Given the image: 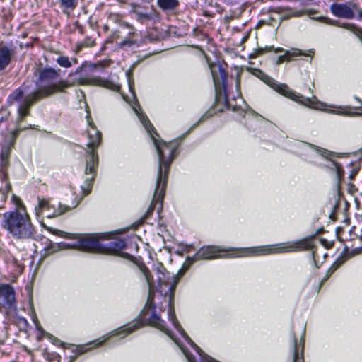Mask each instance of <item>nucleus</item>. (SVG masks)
Instances as JSON below:
<instances>
[{"label": "nucleus", "mask_w": 362, "mask_h": 362, "mask_svg": "<svg viewBox=\"0 0 362 362\" xmlns=\"http://www.w3.org/2000/svg\"><path fill=\"white\" fill-rule=\"evenodd\" d=\"M149 303V307L148 308H145L143 313V321H146V323L148 325H150L151 326H153L162 332H165L166 334H168L182 349L183 354L186 356L188 362H195V360L194 357L190 355L178 342V341L173 337V335L171 334V332L169 331L168 329L165 325L164 321H163L160 317L155 314L154 311L151 310V303H149V300H148V303ZM144 325V322H141V320H136L131 324H128L124 327H122L119 329L117 334H121L123 332H125L126 334H128L133 332L134 329H138L139 327H141Z\"/></svg>", "instance_id": "nucleus-6"}, {"label": "nucleus", "mask_w": 362, "mask_h": 362, "mask_svg": "<svg viewBox=\"0 0 362 362\" xmlns=\"http://www.w3.org/2000/svg\"><path fill=\"white\" fill-rule=\"evenodd\" d=\"M314 247L312 238H304L295 242H286L279 244L243 247L238 249H228L227 251H235L230 254V257H243L251 256H261L278 253L294 252L297 251L313 249Z\"/></svg>", "instance_id": "nucleus-4"}, {"label": "nucleus", "mask_w": 362, "mask_h": 362, "mask_svg": "<svg viewBox=\"0 0 362 362\" xmlns=\"http://www.w3.org/2000/svg\"><path fill=\"white\" fill-rule=\"evenodd\" d=\"M14 56V49L0 45V71H4L10 64Z\"/></svg>", "instance_id": "nucleus-14"}, {"label": "nucleus", "mask_w": 362, "mask_h": 362, "mask_svg": "<svg viewBox=\"0 0 362 362\" xmlns=\"http://www.w3.org/2000/svg\"><path fill=\"white\" fill-rule=\"evenodd\" d=\"M126 246L125 242L122 240H117L110 243V247L112 249H123Z\"/></svg>", "instance_id": "nucleus-23"}, {"label": "nucleus", "mask_w": 362, "mask_h": 362, "mask_svg": "<svg viewBox=\"0 0 362 362\" xmlns=\"http://www.w3.org/2000/svg\"><path fill=\"white\" fill-rule=\"evenodd\" d=\"M317 19L322 21L323 23H325L327 25H331L343 28L344 29H346V30L352 32L353 33H354L355 35H356L357 36H358L360 37H362V29L358 28L356 25H354L353 23H340L338 21L332 20L331 18H326V17H320Z\"/></svg>", "instance_id": "nucleus-13"}, {"label": "nucleus", "mask_w": 362, "mask_h": 362, "mask_svg": "<svg viewBox=\"0 0 362 362\" xmlns=\"http://www.w3.org/2000/svg\"><path fill=\"white\" fill-rule=\"evenodd\" d=\"M71 208L60 203L57 204L52 203L49 199H38V204L35 208V215L37 218H53L62 215L69 211Z\"/></svg>", "instance_id": "nucleus-8"}, {"label": "nucleus", "mask_w": 362, "mask_h": 362, "mask_svg": "<svg viewBox=\"0 0 362 362\" xmlns=\"http://www.w3.org/2000/svg\"><path fill=\"white\" fill-rule=\"evenodd\" d=\"M129 88H130L131 91H132V87L130 84H129Z\"/></svg>", "instance_id": "nucleus-34"}, {"label": "nucleus", "mask_w": 362, "mask_h": 362, "mask_svg": "<svg viewBox=\"0 0 362 362\" xmlns=\"http://www.w3.org/2000/svg\"><path fill=\"white\" fill-rule=\"evenodd\" d=\"M223 251L224 250L217 246H204L194 256L188 257L187 261L192 264L199 260L219 258L222 257L220 253Z\"/></svg>", "instance_id": "nucleus-11"}, {"label": "nucleus", "mask_w": 362, "mask_h": 362, "mask_svg": "<svg viewBox=\"0 0 362 362\" xmlns=\"http://www.w3.org/2000/svg\"><path fill=\"white\" fill-rule=\"evenodd\" d=\"M11 147L9 145L2 146L0 157L1 165L2 167H6L9 163V157L11 155Z\"/></svg>", "instance_id": "nucleus-20"}, {"label": "nucleus", "mask_w": 362, "mask_h": 362, "mask_svg": "<svg viewBox=\"0 0 362 362\" xmlns=\"http://www.w3.org/2000/svg\"><path fill=\"white\" fill-rule=\"evenodd\" d=\"M62 236L77 240L74 244H65L66 248L77 249L91 252H100L105 250V248L100 243L98 236L95 235L67 234Z\"/></svg>", "instance_id": "nucleus-7"}, {"label": "nucleus", "mask_w": 362, "mask_h": 362, "mask_svg": "<svg viewBox=\"0 0 362 362\" xmlns=\"http://www.w3.org/2000/svg\"><path fill=\"white\" fill-rule=\"evenodd\" d=\"M126 44H127V42H126V41H124L123 42H122V45H124Z\"/></svg>", "instance_id": "nucleus-32"}, {"label": "nucleus", "mask_w": 362, "mask_h": 362, "mask_svg": "<svg viewBox=\"0 0 362 362\" xmlns=\"http://www.w3.org/2000/svg\"><path fill=\"white\" fill-rule=\"evenodd\" d=\"M141 18H146V19L148 18L147 15H143V16H141Z\"/></svg>", "instance_id": "nucleus-31"}, {"label": "nucleus", "mask_w": 362, "mask_h": 362, "mask_svg": "<svg viewBox=\"0 0 362 362\" xmlns=\"http://www.w3.org/2000/svg\"><path fill=\"white\" fill-rule=\"evenodd\" d=\"M310 54L303 52L298 49H292L285 52L284 55L279 56L277 59V64L283 63L284 61H291L296 57L309 56Z\"/></svg>", "instance_id": "nucleus-16"}, {"label": "nucleus", "mask_w": 362, "mask_h": 362, "mask_svg": "<svg viewBox=\"0 0 362 362\" xmlns=\"http://www.w3.org/2000/svg\"><path fill=\"white\" fill-rule=\"evenodd\" d=\"M59 70L52 68H46L40 71L39 76V88L28 95L23 103L18 109V118L23 120L29 115V109L36 101L52 95L57 92H63L69 87L73 86L66 80L57 79L59 76Z\"/></svg>", "instance_id": "nucleus-2"}, {"label": "nucleus", "mask_w": 362, "mask_h": 362, "mask_svg": "<svg viewBox=\"0 0 362 362\" xmlns=\"http://www.w3.org/2000/svg\"><path fill=\"white\" fill-rule=\"evenodd\" d=\"M33 322L35 324V328L37 329V325H40V322H39V321H38V320H37L36 316H34L33 317Z\"/></svg>", "instance_id": "nucleus-28"}, {"label": "nucleus", "mask_w": 362, "mask_h": 362, "mask_svg": "<svg viewBox=\"0 0 362 362\" xmlns=\"http://www.w3.org/2000/svg\"><path fill=\"white\" fill-rule=\"evenodd\" d=\"M88 122L89 127L87 129V134L89 141L87 144L88 151L85 157V174L87 177L85 185L81 187L86 194L90 192L93 182L96 175V170L98 165V156L96 149L101 141V133L92 122L88 119Z\"/></svg>", "instance_id": "nucleus-5"}, {"label": "nucleus", "mask_w": 362, "mask_h": 362, "mask_svg": "<svg viewBox=\"0 0 362 362\" xmlns=\"http://www.w3.org/2000/svg\"><path fill=\"white\" fill-rule=\"evenodd\" d=\"M302 14H303V12H301V11H291V13L288 16L284 17V18H288L289 17H292V16L298 17V16H300Z\"/></svg>", "instance_id": "nucleus-27"}, {"label": "nucleus", "mask_w": 362, "mask_h": 362, "mask_svg": "<svg viewBox=\"0 0 362 362\" xmlns=\"http://www.w3.org/2000/svg\"><path fill=\"white\" fill-rule=\"evenodd\" d=\"M158 4L164 10L174 9L177 5V0H158Z\"/></svg>", "instance_id": "nucleus-21"}, {"label": "nucleus", "mask_w": 362, "mask_h": 362, "mask_svg": "<svg viewBox=\"0 0 362 362\" xmlns=\"http://www.w3.org/2000/svg\"><path fill=\"white\" fill-rule=\"evenodd\" d=\"M16 293L9 284H0V310L9 313L16 309Z\"/></svg>", "instance_id": "nucleus-10"}, {"label": "nucleus", "mask_w": 362, "mask_h": 362, "mask_svg": "<svg viewBox=\"0 0 362 362\" xmlns=\"http://www.w3.org/2000/svg\"><path fill=\"white\" fill-rule=\"evenodd\" d=\"M37 330L39 332L37 335L38 340H41L43 337L48 336V333L43 329L40 325H37Z\"/></svg>", "instance_id": "nucleus-26"}, {"label": "nucleus", "mask_w": 362, "mask_h": 362, "mask_svg": "<svg viewBox=\"0 0 362 362\" xmlns=\"http://www.w3.org/2000/svg\"><path fill=\"white\" fill-rule=\"evenodd\" d=\"M218 72L216 71L215 67H211V74L215 86L220 85L224 86L227 80V74L221 66L218 67Z\"/></svg>", "instance_id": "nucleus-15"}, {"label": "nucleus", "mask_w": 362, "mask_h": 362, "mask_svg": "<svg viewBox=\"0 0 362 362\" xmlns=\"http://www.w3.org/2000/svg\"><path fill=\"white\" fill-rule=\"evenodd\" d=\"M64 13L73 11L77 6V0H57Z\"/></svg>", "instance_id": "nucleus-18"}, {"label": "nucleus", "mask_w": 362, "mask_h": 362, "mask_svg": "<svg viewBox=\"0 0 362 362\" xmlns=\"http://www.w3.org/2000/svg\"><path fill=\"white\" fill-rule=\"evenodd\" d=\"M293 362H304L303 356L299 354L296 341L294 342Z\"/></svg>", "instance_id": "nucleus-24"}, {"label": "nucleus", "mask_w": 362, "mask_h": 362, "mask_svg": "<svg viewBox=\"0 0 362 362\" xmlns=\"http://www.w3.org/2000/svg\"><path fill=\"white\" fill-rule=\"evenodd\" d=\"M74 64H76L77 63V60L76 59H74Z\"/></svg>", "instance_id": "nucleus-33"}, {"label": "nucleus", "mask_w": 362, "mask_h": 362, "mask_svg": "<svg viewBox=\"0 0 362 362\" xmlns=\"http://www.w3.org/2000/svg\"><path fill=\"white\" fill-rule=\"evenodd\" d=\"M332 13L338 18L353 19L356 16L362 18V9L354 2L334 3L330 6Z\"/></svg>", "instance_id": "nucleus-9"}, {"label": "nucleus", "mask_w": 362, "mask_h": 362, "mask_svg": "<svg viewBox=\"0 0 362 362\" xmlns=\"http://www.w3.org/2000/svg\"><path fill=\"white\" fill-rule=\"evenodd\" d=\"M81 83L98 86L114 91H119L120 89L119 84L100 76H92L84 78Z\"/></svg>", "instance_id": "nucleus-12"}, {"label": "nucleus", "mask_w": 362, "mask_h": 362, "mask_svg": "<svg viewBox=\"0 0 362 362\" xmlns=\"http://www.w3.org/2000/svg\"><path fill=\"white\" fill-rule=\"evenodd\" d=\"M332 165L334 168L338 180H340L343 175V170L341 166L336 163H332Z\"/></svg>", "instance_id": "nucleus-25"}, {"label": "nucleus", "mask_w": 362, "mask_h": 362, "mask_svg": "<svg viewBox=\"0 0 362 362\" xmlns=\"http://www.w3.org/2000/svg\"><path fill=\"white\" fill-rule=\"evenodd\" d=\"M24 95V93H23V90L21 89V88H17L15 90H13L8 96V103L9 105H12L15 103H20V105H21L23 100L25 99H23L22 100V98ZM28 95H26L24 98H25ZM20 106H18L19 107Z\"/></svg>", "instance_id": "nucleus-17"}, {"label": "nucleus", "mask_w": 362, "mask_h": 362, "mask_svg": "<svg viewBox=\"0 0 362 362\" xmlns=\"http://www.w3.org/2000/svg\"><path fill=\"white\" fill-rule=\"evenodd\" d=\"M12 200L16 209L1 214V226L14 238L28 239L33 238L35 234V228L25 206L21 200L16 196L12 197Z\"/></svg>", "instance_id": "nucleus-3"}, {"label": "nucleus", "mask_w": 362, "mask_h": 362, "mask_svg": "<svg viewBox=\"0 0 362 362\" xmlns=\"http://www.w3.org/2000/svg\"><path fill=\"white\" fill-rule=\"evenodd\" d=\"M283 51V49L281 48H277L276 50H275V52H282Z\"/></svg>", "instance_id": "nucleus-30"}, {"label": "nucleus", "mask_w": 362, "mask_h": 362, "mask_svg": "<svg viewBox=\"0 0 362 362\" xmlns=\"http://www.w3.org/2000/svg\"><path fill=\"white\" fill-rule=\"evenodd\" d=\"M133 109L146 131L151 135L159 157V168L156 180V186L153 199L148 211V213H151L158 204H160V208L162 206L168 181V170L170 165L175 158L174 154L176 151L177 147L173 142L166 143L165 141L158 140L155 137L154 134L156 136L158 135L156 132L153 126L149 122L147 117L139 112L136 107H134Z\"/></svg>", "instance_id": "nucleus-1"}, {"label": "nucleus", "mask_w": 362, "mask_h": 362, "mask_svg": "<svg viewBox=\"0 0 362 362\" xmlns=\"http://www.w3.org/2000/svg\"><path fill=\"white\" fill-rule=\"evenodd\" d=\"M139 268L140 271L142 272V274H144L145 279L148 284V288H149V295H150L153 288V284H154L153 277L151 276V272L148 270V269L144 264H139Z\"/></svg>", "instance_id": "nucleus-19"}, {"label": "nucleus", "mask_w": 362, "mask_h": 362, "mask_svg": "<svg viewBox=\"0 0 362 362\" xmlns=\"http://www.w3.org/2000/svg\"><path fill=\"white\" fill-rule=\"evenodd\" d=\"M313 259L315 261L316 258L317 257V252L315 251H313Z\"/></svg>", "instance_id": "nucleus-29"}, {"label": "nucleus", "mask_w": 362, "mask_h": 362, "mask_svg": "<svg viewBox=\"0 0 362 362\" xmlns=\"http://www.w3.org/2000/svg\"><path fill=\"white\" fill-rule=\"evenodd\" d=\"M57 64L62 67L69 68L72 66L71 62L68 57L60 56L57 59Z\"/></svg>", "instance_id": "nucleus-22"}]
</instances>
